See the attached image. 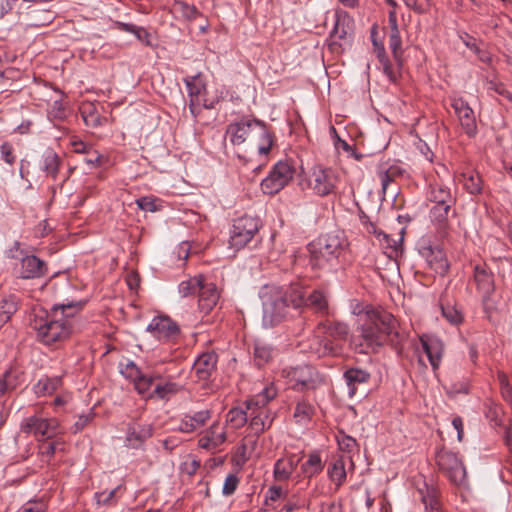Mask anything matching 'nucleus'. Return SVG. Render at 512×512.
Instances as JSON below:
<instances>
[{
  "label": "nucleus",
  "instance_id": "nucleus-26",
  "mask_svg": "<svg viewBox=\"0 0 512 512\" xmlns=\"http://www.w3.org/2000/svg\"><path fill=\"white\" fill-rule=\"evenodd\" d=\"M251 142L259 154H267L270 151L273 145V133L263 121L255 124V134Z\"/></svg>",
  "mask_w": 512,
  "mask_h": 512
},
{
  "label": "nucleus",
  "instance_id": "nucleus-16",
  "mask_svg": "<svg viewBox=\"0 0 512 512\" xmlns=\"http://www.w3.org/2000/svg\"><path fill=\"white\" fill-rule=\"evenodd\" d=\"M189 95V109L196 117L200 113L201 108H210L203 98V92L206 90L205 84L197 76L184 79Z\"/></svg>",
  "mask_w": 512,
  "mask_h": 512
},
{
  "label": "nucleus",
  "instance_id": "nucleus-7",
  "mask_svg": "<svg viewBox=\"0 0 512 512\" xmlns=\"http://www.w3.org/2000/svg\"><path fill=\"white\" fill-rule=\"evenodd\" d=\"M287 378L295 391L315 390L324 383L322 375L311 365H301L290 368L287 371Z\"/></svg>",
  "mask_w": 512,
  "mask_h": 512
},
{
  "label": "nucleus",
  "instance_id": "nucleus-30",
  "mask_svg": "<svg viewBox=\"0 0 512 512\" xmlns=\"http://www.w3.org/2000/svg\"><path fill=\"white\" fill-rule=\"evenodd\" d=\"M316 353L318 357H338L344 353V344L323 335L318 338Z\"/></svg>",
  "mask_w": 512,
  "mask_h": 512
},
{
  "label": "nucleus",
  "instance_id": "nucleus-51",
  "mask_svg": "<svg viewBox=\"0 0 512 512\" xmlns=\"http://www.w3.org/2000/svg\"><path fill=\"white\" fill-rule=\"evenodd\" d=\"M313 407L305 401L297 403L294 410V418L298 423H304L311 419L313 415Z\"/></svg>",
  "mask_w": 512,
  "mask_h": 512
},
{
  "label": "nucleus",
  "instance_id": "nucleus-52",
  "mask_svg": "<svg viewBox=\"0 0 512 512\" xmlns=\"http://www.w3.org/2000/svg\"><path fill=\"white\" fill-rule=\"evenodd\" d=\"M174 9L187 20H195L200 15V12L194 5H190L184 1H177L174 4Z\"/></svg>",
  "mask_w": 512,
  "mask_h": 512
},
{
  "label": "nucleus",
  "instance_id": "nucleus-63",
  "mask_svg": "<svg viewBox=\"0 0 512 512\" xmlns=\"http://www.w3.org/2000/svg\"><path fill=\"white\" fill-rule=\"evenodd\" d=\"M337 442L339 449L344 452H352L357 447L356 440L348 435L338 437Z\"/></svg>",
  "mask_w": 512,
  "mask_h": 512
},
{
  "label": "nucleus",
  "instance_id": "nucleus-39",
  "mask_svg": "<svg viewBox=\"0 0 512 512\" xmlns=\"http://www.w3.org/2000/svg\"><path fill=\"white\" fill-rule=\"evenodd\" d=\"M429 200L433 202L434 205H453L455 202L449 188L444 187L440 184H435L431 186L429 192Z\"/></svg>",
  "mask_w": 512,
  "mask_h": 512
},
{
  "label": "nucleus",
  "instance_id": "nucleus-1",
  "mask_svg": "<svg viewBox=\"0 0 512 512\" xmlns=\"http://www.w3.org/2000/svg\"><path fill=\"white\" fill-rule=\"evenodd\" d=\"M359 332V335L353 336L351 344L362 354L377 352L385 344L400 353L405 340L404 334L398 330L396 318L384 310L367 312Z\"/></svg>",
  "mask_w": 512,
  "mask_h": 512
},
{
  "label": "nucleus",
  "instance_id": "nucleus-56",
  "mask_svg": "<svg viewBox=\"0 0 512 512\" xmlns=\"http://www.w3.org/2000/svg\"><path fill=\"white\" fill-rule=\"evenodd\" d=\"M446 393L450 397H455L458 394H468L469 384L467 381L452 383L449 387H446Z\"/></svg>",
  "mask_w": 512,
  "mask_h": 512
},
{
  "label": "nucleus",
  "instance_id": "nucleus-60",
  "mask_svg": "<svg viewBox=\"0 0 512 512\" xmlns=\"http://www.w3.org/2000/svg\"><path fill=\"white\" fill-rule=\"evenodd\" d=\"M238 483H239V478L234 474H229L224 481L222 493L225 496L232 495L235 492V490L238 486Z\"/></svg>",
  "mask_w": 512,
  "mask_h": 512
},
{
  "label": "nucleus",
  "instance_id": "nucleus-55",
  "mask_svg": "<svg viewBox=\"0 0 512 512\" xmlns=\"http://www.w3.org/2000/svg\"><path fill=\"white\" fill-rule=\"evenodd\" d=\"M441 312L443 317L451 324H459L462 322V314L455 307L441 305Z\"/></svg>",
  "mask_w": 512,
  "mask_h": 512
},
{
  "label": "nucleus",
  "instance_id": "nucleus-8",
  "mask_svg": "<svg viewBox=\"0 0 512 512\" xmlns=\"http://www.w3.org/2000/svg\"><path fill=\"white\" fill-rule=\"evenodd\" d=\"M294 166L288 161H278L268 176L262 180L261 188L265 194L274 195L281 191L293 179Z\"/></svg>",
  "mask_w": 512,
  "mask_h": 512
},
{
  "label": "nucleus",
  "instance_id": "nucleus-50",
  "mask_svg": "<svg viewBox=\"0 0 512 512\" xmlns=\"http://www.w3.org/2000/svg\"><path fill=\"white\" fill-rule=\"evenodd\" d=\"M379 174L382 190L384 193H386L390 183L394 180V178L402 174V169L399 166L392 165L387 169H381Z\"/></svg>",
  "mask_w": 512,
  "mask_h": 512
},
{
  "label": "nucleus",
  "instance_id": "nucleus-2",
  "mask_svg": "<svg viewBox=\"0 0 512 512\" xmlns=\"http://www.w3.org/2000/svg\"><path fill=\"white\" fill-rule=\"evenodd\" d=\"M82 307V302H69L56 304L49 311L34 309L30 326L45 345L64 341L75 330V317Z\"/></svg>",
  "mask_w": 512,
  "mask_h": 512
},
{
  "label": "nucleus",
  "instance_id": "nucleus-36",
  "mask_svg": "<svg viewBox=\"0 0 512 512\" xmlns=\"http://www.w3.org/2000/svg\"><path fill=\"white\" fill-rule=\"evenodd\" d=\"M61 385L62 378L60 376H45L38 380L33 389L37 396H45L55 392Z\"/></svg>",
  "mask_w": 512,
  "mask_h": 512
},
{
  "label": "nucleus",
  "instance_id": "nucleus-41",
  "mask_svg": "<svg viewBox=\"0 0 512 512\" xmlns=\"http://www.w3.org/2000/svg\"><path fill=\"white\" fill-rule=\"evenodd\" d=\"M324 464L318 452L309 454L308 459L302 464L301 469L306 477L312 478L322 472Z\"/></svg>",
  "mask_w": 512,
  "mask_h": 512
},
{
  "label": "nucleus",
  "instance_id": "nucleus-9",
  "mask_svg": "<svg viewBox=\"0 0 512 512\" xmlns=\"http://www.w3.org/2000/svg\"><path fill=\"white\" fill-rule=\"evenodd\" d=\"M339 182L337 172L330 167L314 166L309 176V186L320 197H325L335 192Z\"/></svg>",
  "mask_w": 512,
  "mask_h": 512
},
{
  "label": "nucleus",
  "instance_id": "nucleus-47",
  "mask_svg": "<svg viewBox=\"0 0 512 512\" xmlns=\"http://www.w3.org/2000/svg\"><path fill=\"white\" fill-rule=\"evenodd\" d=\"M20 299L15 294L4 295L0 301V312L9 316L10 318L17 312L19 308Z\"/></svg>",
  "mask_w": 512,
  "mask_h": 512
},
{
  "label": "nucleus",
  "instance_id": "nucleus-38",
  "mask_svg": "<svg viewBox=\"0 0 512 512\" xmlns=\"http://www.w3.org/2000/svg\"><path fill=\"white\" fill-rule=\"evenodd\" d=\"M425 491L419 489L421 501L425 506L426 512H443L440 507L439 500L437 498V491L434 487H429L424 483Z\"/></svg>",
  "mask_w": 512,
  "mask_h": 512
},
{
  "label": "nucleus",
  "instance_id": "nucleus-27",
  "mask_svg": "<svg viewBox=\"0 0 512 512\" xmlns=\"http://www.w3.org/2000/svg\"><path fill=\"white\" fill-rule=\"evenodd\" d=\"M211 418V411L208 409L195 412L192 415L186 414L180 420L178 431L183 433H192L203 427Z\"/></svg>",
  "mask_w": 512,
  "mask_h": 512
},
{
  "label": "nucleus",
  "instance_id": "nucleus-35",
  "mask_svg": "<svg viewBox=\"0 0 512 512\" xmlns=\"http://www.w3.org/2000/svg\"><path fill=\"white\" fill-rule=\"evenodd\" d=\"M459 181L463 183L464 189L471 195H478L483 190V181L478 172L470 170L463 172Z\"/></svg>",
  "mask_w": 512,
  "mask_h": 512
},
{
  "label": "nucleus",
  "instance_id": "nucleus-28",
  "mask_svg": "<svg viewBox=\"0 0 512 512\" xmlns=\"http://www.w3.org/2000/svg\"><path fill=\"white\" fill-rule=\"evenodd\" d=\"M120 372L125 378L133 382L138 393L145 392L149 380L144 379V373L133 361H127L126 364L122 365Z\"/></svg>",
  "mask_w": 512,
  "mask_h": 512
},
{
  "label": "nucleus",
  "instance_id": "nucleus-15",
  "mask_svg": "<svg viewBox=\"0 0 512 512\" xmlns=\"http://www.w3.org/2000/svg\"><path fill=\"white\" fill-rule=\"evenodd\" d=\"M451 106L464 132L469 137L474 136L477 132L476 118L473 109L468 105L467 101L462 98H454L452 99Z\"/></svg>",
  "mask_w": 512,
  "mask_h": 512
},
{
  "label": "nucleus",
  "instance_id": "nucleus-11",
  "mask_svg": "<svg viewBox=\"0 0 512 512\" xmlns=\"http://www.w3.org/2000/svg\"><path fill=\"white\" fill-rule=\"evenodd\" d=\"M21 430L25 433H33L46 439L53 438L59 433V422L55 418H42L32 415L21 423Z\"/></svg>",
  "mask_w": 512,
  "mask_h": 512
},
{
  "label": "nucleus",
  "instance_id": "nucleus-29",
  "mask_svg": "<svg viewBox=\"0 0 512 512\" xmlns=\"http://www.w3.org/2000/svg\"><path fill=\"white\" fill-rule=\"evenodd\" d=\"M181 388L179 384L172 381L158 382L153 389L151 388L149 392L142 396L146 399L168 401L172 396L176 395Z\"/></svg>",
  "mask_w": 512,
  "mask_h": 512
},
{
  "label": "nucleus",
  "instance_id": "nucleus-44",
  "mask_svg": "<svg viewBox=\"0 0 512 512\" xmlns=\"http://www.w3.org/2000/svg\"><path fill=\"white\" fill-rule=\"evenodd\" d=\"M59 165V156L53 150H47L43 156L42 169L46 172L47 175L55 178L59 171Z\"/></svg>",
  "mask_w": 512,
  "mask_h": 512
},
{
  "label": "nucleus",
  "instance_id": "nucleus-25",
  "mask_svg": "<svg viewBox=\"0 0 512 512\" xmlns=\"http://www.w3.org/2000/svg\"><path fill=\"white\" fill-rule=\"evenodd\" d=\"M217 355L203 353L194 362L192 371L199 380H208L216 369Z\"/></svg>",
  "mask_w": 512,
  "mask_h": 512
},
{
  "label": "nucleus",
  "instance_id": "nucleus-22",
  "mask_svg": "<svg viewBox=\"0 0 512 512\" xmlns=\"http://www.w3.org/2000/svg\"><path fill=\"white\" fill-rule=\"evenodd\" d=\"M152 435V425L133 422L127 426L126 442L129 447L139 448Z\"/></svg>",
  "mask_w": 512,
  "mask_h": 512
},
{
  "label": "nucleus",
  "instance_id": "nucleus-5",
  "mask_svg": "<svg viewBox=\"0 0 512 512\" xmlns=\"http://www.w3.org/2000/svg\"><path fill=\"white\" fill-rule=\"evenodd\" d=\"M276 396L273 387H265L260 393L246 401V408L249 411L250 427L255 434L260 435L270 428L272 419L269 417L265 406Z\"/></svg>",
  "mask_w": 512,
  "mask_h": 512
},
{
  "label": "nucleus",
  "instance_id": "nucleus-32",
  "mask_svg": "<svg viewBox=\"0 0 512 512\" xmlns=\"http://www.w3.org/2000/svg\"><path fill=\"white\" fill-rule=\"evenodd\" d=\"M56 14L51 10L33 9L27 13L25 19L26 28H40L53 22Z\"/></svg>",
  "mask_w": 512,
  "mask_h": 512
},
{
  "label": "nucleus",
  "instance_id": "nucleus-37",
  "mask_svg": "<svg viewBox=\"0 0 512 512\" xmlns=\"http://www.w3.org/2000/svg\"><path fill=\"white\" fill-rule=\"evenodd\" d=\"M273 355V349L270 345L255 342L254 351H253V363L256 367L262 368L267 365L271 360Z\"/></svg>",
  "mask_w": 512,
  "mask_h": 512
},
{
  "label": "nucleus",
  "instance_id": "nucleus-57",
  "mask_svg": "<svg viewBox=\"0 0 512 512\" xmlns=\"http://www.w3.org/2000/svg\"><path fill=\"white\" fill-rule=\"evenodd\" d=\"M497 379L500 383L501 392H502L503 397L506 400L512 401V386L509 383L507 375L503 372H499L497 374Z\"/></svg>",
  "mask_w": 512,
  "mask_h": 512
},
{
  "label": "nucleus",
  "instance_id": "nucleus-42",
  "mask_svg": "<svg viewBox=\"0 0 512 512\" xmlns=\"http://www.w3.org/2000/svg\"><path fill=\"white\" fill-rule=\"evenodd\" d=\"M19 385V374L16 370L9 369L0 378V397L15 390Z\"/></svg>",
  "mask_w": 512,
  "mask_h": 512
},
{
  "label": "nucleus",
  "instance_id": "nucleus-17",
  "mask_svg": "<svg viewBox=\"0 0 512 512\" xmlns=\"http://www.w3.org/2000/svg\"><path fill=\"white\" fill-rule=\"evenodd\" d=\"M473 279L478 292L484 298L490 297L495 291L494 274L486 264H477L473 268Z\"/></svg>",
  "mask_w": 512,
  "mask_h": 512
},
{
  "label": "nucleus",
  "instance_id": "nucleus-48",
  "mask_svg": "<svg viewBox=\"0 0 512 512\" xmlns=\"http://www.w3.org/2000/svg\"><path fill=\"white\" fill-rule=\"evenodd\" d=\"M202 278L203 276L199 275L186 281H182L178 287L179 293L182 295V297H188L197 293L200 283H202Z\"/></svg>",
  "mask_w": 512,
  "mask_h": 512
},
{
  "label": "nucleus",
  "instance_id": "nucleus-14",
  "mask_svg": "<svg viewBox=\"0 0 512 512\" xmlns=\"http://www.w3.org/2000/svg\"><path fill=\"white\" fill-rule=\"evenodd\" d=\"M419 253L436 274L444 276L448 272L449 263L440 246L423 245L419 249Z\"/></svg>",
  "mask_w": 512,
  "mask_h": 512
},
{
  "label": "nucleus",
  "instance_id": "nucleus-33",
  "mask_svg": "<svg viewBox=\"0 0 512 512\" xmlns=\"http://www.w3.org/2000/svg\"><path fill=\"white\" fill-rule=\"evenodd\" d=\"M303 306L310 307L315 312L322 315L328 314L329 307L327 296L321 290H314L307 297L304 294Z\"/></svg>",
  "mask_w": 512,
  "mask_h": 512
},
{
  "label": "nucleus",
  "instance_id": "nucleus-18",
  "mask_svg": "<svg viewBox=\"0 0 512 512\" xmlns=\"http://www.w3.org/2000/svg\"><path fill=\"white\" fill-rule=\"evenodd\" d=\"M198 306L202 313L208 314L218 303L220 294L217 286L213 282H207L206 279L202 278L198 289Z\"/></svg>",
  "mask_w": 512,
  "mask_h": 512
},
{
  "label": "nucleus",
  "instance_id": "nucleus-6",
  "mask_svg": "<svg viewBox=\"0 0 512 512\" xmlns=\"http://www.w3.org/2000/svg\"><path fill=\"white\" fill-rule=\"evenodd\" d=\"M261 221L258 217L244 215L234 220L231 230L230 247L239 250L245 247L258 233Z\"/></svg>",
  "mask_w": 512,
  "mask_h": 512
},
{
  "label": "nucleus",
  "instance_id": "nucleus-64",
  "mask_svg": "<svg viewBox=\"0 0 512 512\" xmlns=\"http://www.w3.org/2000/svg\"><path fill=\"white\" fill-rule=\"evenodd\" d=\"M1 157L9 165H13L16 161V157L13 153V147L9 142H4L1 147Z\"/></svg>",
  "mask_w": 512,
  "mask_h": 512
},
{
  "label": "nucleus",
  "instance_id": "nucleus-4",
  "mask_svg": "<svg viewBox=\"0 0 512 512\" xmlns=\"http://www.w3.org/2000/svg\"><path fill=\"white\" fill-rule=\"evenodd\" d=\"M344 248L343 239L334 233L320 235L309 244L311 263L314 267L324 268L338 259Z\"/></svg>",
  "mask_w": 512,
  "mask_h": 512
},
{
  "label": "nucleus",
  "instance_id": "nucleus-3",
  "mask_svg": "<svg viewBox=\"0 0 512 512\" xmlns=\"http://www.w3.org/2000/svg\"><path fill=\"white\" fill-rule=\"evenodd\" d=\"M304 304V289L299 285L290 286L285 291L272 287L263 295V323L274 327L288 318L290 309H298Z\"/></svg>",
  "mask_w": 512,
  "mask_h": 512
},
{
  "label": "nucleus",
  "instance_id": "nucleus-31",
  "mask_svg": "<svg viewBox=\"0 0 512 512\" xmlns=\"http://www.w3.org/2000/svg\"><path fill=\"white\" fill-rule=\"evenodd\" d=\"M318 330L321 331L325 336L337 340L344 344L347 339L349 328L345 323L342 322H331L325 321L318 324Z\"/></svg>",
  "mask_w": 512,
  "mask_h": 512
},
{
  "label": "nucleus",
  "instance_id": "nucleus-49",
  "mask_svg": "<svg viewBox=\"0 0 512 512\" xmlns=\"http://www.w3.org/2000/svg\"><path fill=\"white\" fill-rule=\"evenodd\" d=\"M293 464L289 461L279 459L274 465V477L278 481L287 480L293 472Z\"/></svg>",
  "mask_w": 512,
  "mask_h": 512
},
{
  "label": "nucleus",
  "instance_id": "nucleus-24",
  "mask_svg": "<svg viewBox=\"0 0 512 512\" xmlns=\"http://www.w3.org/2000/svg\"><path fill=\"white\" fill-rule=\"evenodd\" d=\"M101 109H103V106L99 103L90 101L81 103L79 112L86 126L97 128L104 124L106 118L102 117Z\"/></svg>",
  "mask_w": 512,
  "mask_h": 512
},
{
  "label": "nucleus",
  "instance_id": "nucleus-58",
  "mask_svg": "<svg viewBox=\"0 0 512 512\" xmlns=\"http://www.w3.org/2000/svg\"><path fill=\"white\" fill-rule=\"evenodd\" d=\"M405 5L416 13L422 14L428 11L430 7L429 0H403Z\"/></svg>",
  "mask_w": 512,
  "mask_h": 512
},
{
  "label": "nucleus",
  "instance_id": "nucleus-20",
  "mask_svg": "<svg viewBox=\"0 0 512 512\" xmlns=\"http://www.w3.org/2000/svg\"><path fill=\"white\" fill-rule=\"evenodd\" d=\"M343 378L348 388L349 397H354L359 390H363L371 379V374L362 368L351 367L348 368Z\"/></svg>",
  "mask_w": 512,
  "mask_h": 512
},
{
  "label": "nucleus",
  "instance_id": "nucleus-45",
  "mask_svg": "<svg viewBox=\"0 0 512 512\" xmlns=\"http://www.w3.org/2000/svg\"><path fill=\"white\" fill-rule=\"evenodd\" d=\"M378 61L382 67L383 73L388 77V79L396 83L400 77V71L402 66H398V63L396 62V65H392L390 62L387 54L383 55V53H380V58H378Z\"/></svg>",
  "mask_w": 512,
  "mask_h": 512
},
{
  "label": "nucleus",
  "instance_id": "nucleus-43",
  "mask_svg": "<svg viewBox=\"0 0 512 512\" xmlns=\"http://www.w3.org/2000/svg\"><path fill=\"white\" fill-rule=\"evenodd\" d=\"M249 411L240 407H234L227 413L226 422L234 429L243 427L248 420Z\"/></svg>",
  "mask_w": 512,
  "mask_h": 512
},
{
  "label": "nucleus",
  "instance_id": "nucleus-34",
  "mask_svg": "<svg viewBox=\"0 0 512 512\" xmlns=\"http://www.w3.org/2000/svg\"><path fill=\"white\" fill-rule=\"evenodd\" d=\"M452 205H433L430 209L431 221L437 226L438 231L442 234L446 232L448 227V215Z\"/></svg>",
  "mask_w": 512,
  "mask_h": 512
},
{
  "label": "nucleus",
  "instance_id": "nucleus-62",
  "mask_svg": "<svg viewBox=\"0 0 512 512\" xmlns=\"http://www.w3.org/2000/svg\"><path fill=\"white\" fill-rule=\"evenodd\" d=\"M94 416L95 413L93 411H90L87 414L80 415L73 425V433H78L82 431L94 419Z\"/></svg>",
  "mask_w": 512,
  "mask_h": 512
},
{
  "label": "nucleus",
  "instance_id": "nucleus-53",
  "mask_svg": "<svg viewBox=\"0 0 512 512\" xmlns=\"http://www.w3.org/2000/svg\"><path fill=\"white\" fill-rule=\"evenodd\" d=\"M67 116L65 103L61 100H54L48 109V117L51 120L63 121Z\"/></svg>",
  "mask_w": 512,
  "mask_h": 512
},
{
  "label": "nucleus",
  "instance_id": "nucleus-59",
  "mask_svg": "<svg viewBox=\"0 0 512 512\" xmlns=\"http://www.w3.org/2000/svg\"><path fill=\"white\" fill-rule=\"evenodd\" d=\"M47 505L42 499L28 501L25 503L20 512H45Z\"/></svg>",
  "mask_w": 512,
  "mask_h": 512
},
{
  "label": "nucleus",
  "instance_id": "nucleus-10",
  "mask_svg": "<svg viewBox=\"0 0 512 512\" xmlns=\"http://www.w3.org/2000/svg\"><path fill=\"white\" fill-rule=\"evenodd\" d=\"M436 463L439 469L455 485H462L466 481V469L458 455L446 449L436 453Z\"/></svg>",
  "mask_w": 512,
  "mask_h": 512
},
{
  "label": "nucleus",
  "instance_id": "nucleus-46",
  "mask_svg": "<svg viewBox=\"0 0 512 512\" xmlns=\"http://www.w3.org/2000/svg\"><path fill=\"white\" fill-rule=\"evenodd\" d=\"M57 450L63 451L64 443L59 441H44L39 445V454L41 456V460L49 462Z\"/></svg>",
  "mask_w": 512,
  "mask_h": 512
},
{
  "label": "nucleus",
  "instance_id": "nucleus-12",
  "mask_svg": "<svg viewBox=\"0 0 512 512\" xmlns=\"http://www.w3.org/2000/svg\"><path fill=\"white\" fill-rule=\"evenodd\" d=\"M257 119L243 118L239 121L230 123L226 129V137L232 145H241L246 140H252L255 134V124L259 123Z\"/></svg>",
  "mask_w": 512,
  "mask_h": 512
},
{
  "label": "nucleus",
  "instance_id": "nucleus-23",
  "mask_svg": "<svg viewBox=\"0 0 512 512\" xmlns=\"http://www.w3.org/2000/svg\"><path fill=\"white\" fill-rule=\"evenodd\" d=\"M420 342L432 369L436 371L440 366L443 356L444 345L442 341L436 337L423 336L420 338Z\"/></svg>",
  "mask_w": 512,
  "mask_h": 512
},
{
  "label": "nucleus",
  "instance_id": "nucleus-13",
  "mask_svg": "<svg viewBox=\"0 0 512 512\" xmlns=\"http://www.w3.org/2000/svg\"><path fill=\"white\" fill-rule=\"evenodd\" d=\"M147 331L162 342L172 341L180 333L178 325L167 316L154 317L147 326Z\"/></svg>",
  "mask_w": 512,
  "mask_h": 512
},
{
  "label": "nucleus",
  "instance_id": "nucleus-54",
  "mask_svg": "<svg viewBox=\"0 0 512 512\" xmlns=\"http://www.w3.org/2000/svg\"><path fill=\"white\" fill-rule=\"evenodd\" d=\"M389 48L392 51L395 62L402 66V40L400 35H389Z\"/></svg>",
  "mask_w": 512,
  "mask_h": 512
},
{
  "label": "nucleus",
  "instance_id": "nucleus-40",
  "mask_svg": "<svg viewBox=\"0 0 512 512\" xmlns=\"http://www.w3.org/2000/svg\"><path fill=\"white\" fill-rule=\"evenodd\" d=\"M329 479L335 484L336 489H339L346 481L345 462L342 458H338L327 470Z\"/></svg>",
  "mask_w": 512,
  "mask_h": 512
},
{
  "label": "nucleus",
  "instance_id": "nucleus-21",
  "mask_svg": "<svg viewBox=\"0 0 512 512\" xmlns=\"http://www.w3.org/2000/svg\"><path fill=\"white\" fill-rule=\"evenodd\" d=\"M47 274L46 263L35 255H26L21 259L19 276L22 279L41 278Z\"/></svg>",
  "mask_w": 512,
  "mask_h": 512
},
{
  "label": "nucleus",
  "instance_id": "nucleus-19",
  "mask_svg": "<svg viewBox=\"0 0 512 512\" xmlns=\"http://www.w3.org/2000/svg\"><path fill=\"white\" fill-rule=\"evenodd\" d=\"M226 431L218 422L207 428L198 440V446L211 452H215L225 441Z\"/></svg>",
  "mask_w": 512,
  "mask_h": 512
},
{
  "label": "nucleus",
  "instance_id": "nucleus-61",
  "mask_svg": "<svg viewBox=\"0 0 512 512\" xmlns=\"http://www.w3.org/2000/svg\"><path fill=\"white\" fill-rule=\"evenodd\" d=\"M487 88L488 90H493L498 95H501L508 101L512 102V93L505 87L503 83L497 81H489Z\"/></svg>",
  "mask_w": 512,
  "mask_h": 512
}]
</instances>
